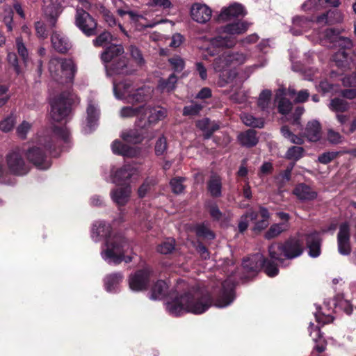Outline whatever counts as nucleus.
<instances>
[{
    "mask_svg": "<svg viewBox=\"0 0 356 356\" xmlns=\"http://www.w3.org/2000/svg\"><path fill=\"white\" fill-rule=\"evenodd\" d=\"M238 140L241 145L246 147H252L257 145L258 143V138L257 137V133L254 130H248L244 133H241L238 135Z\"/></svg>",
    "mask_w": 356,
    "mask_h": 356,
    "instance_id": "4c0bfd02",
    "label": "nucleus"
},
{
    "mask_svg": "<svg viewBox=\"0 0 356 356\" xmlns=\"http://www.w3.org/2000/svg\"><path fill=\"white\" fill-rule=\"evenodd\" d=\"M248 218L251 220H255L258 218V213L252 211L241 217L238 226L240 232H243L247 229L248 227Z\"/></svg>",
    "mask_w": 356,
    "mask_h": 356,
    "instance_id": "de8ad7c7",
    "label": "nucleus"
},
{
    "mask_svg": "<svg viewBox=\"0 0 356 356\" xmlns=\"http://www.w3.org/2000/svg\"><path fill=\"white\" fill-rule=\"evenodd\" d=\"M121 137L124 141L131 143H139L143 140V134L136 129L123 131Z\"/></svg>",
    "mask_w": 356,
    "mask_h": 356,
    "instance_id": "37998d69",
    "label": "nucleus"
},
{
    "mask_svg": "<svg viewBox=\"0 0 356 356\" xmlns=\"http://www.w3.org/2000/svg\"><path fill=\"white\" fill-rule=\"evenodd\" d=\"M184 178H174L170 181V186L172 191L175 193H181L184 190V186L183 185Z\"/></svg>",
    "mask_w": 356,
    "mask_h": 356,
    "instance_id": "e2e57ef3",
    "label": "nucleus"
},
{
    "mask_svg": "<svg viewBox=\"0 0 356 356\" xmlns=\"http://www.w3.org/2000/svg\"><path fill=\"white\" fill-rule=\"evenodd\" d=\"M324 37L327 38V39L331 42H334L335 43L334 45L339 48V51L344 50L349 52V54H351L353 43L349 38L333 35V31L332 29L325 30L324 32Z\"/></svg>",
    "mask_w": 356,
    "mask_h": 356,
    "instance_id": "5701e85b",
    "label": "nucleus"
},
{
    "mask_svg": "<svg viewBox=\"0 0 356 356\" xmlns=\"http://www.w3.org/2000/svg\"><path fill=\"white\" fill-rule=\"evenodd\" d=\"M169 63L175 72H181L185 67V62L179 56H175L169 59Z\"/></svg>",
    "mask_w": 356,
    "mask_h": 356,
    "instance_id": "bf43d9fd",
    "label": "nucleus"
},
{
    "mask_svg": "<svg viewBox=\"0 0 356 356\" xmlns=\"http://www.w3.org/2000/svg\"><path fill=\"white\" fill-rule=\"evenodd\" d=\"M284 89H279L276 93L275 100L278 102V110L282 114L288 113L292 108L291 102L287 99Z\"/></svg>",
    "mask_w": 356,
    "mask_h": 356,
    "instance_id": "7c9ffc66",
    "label": "nucleus"
},
{
    "mask_svg": "<svg viewBox=\"0 0 356 356\" xmlns=\"http://www.w3.org/2000/svg\"><path fill=\"white\" fill-rule=\"evenodd\" d=\"M35 29L36 34L39 38L44 39L47 37L46 27L42 22H36L35 24Z\"/></svg>",
    "mask_w": 356,
    "mask_h": 356,
    "instance_id": "338daca9",
    "label": "nucleus"
},
{
    "mask_svg": "<svg viewBox=\"0 0 356 356\" xmlns=\"http://www.w3.org/2000/svg\"><path fill=\"white\" fill-rule=\"evenodd\" d=\"M327 140L332 144H339L343 140V137L337 131L330 129L327 130Z\"/></svg>",
    "mask_w": 356,
    "mask_h": 356,
    "instance_id": "052dcab7",
    "label": "nucleus"
},
{
    "mask_svg": "<svg viewBox=\"0 0 356 356\" xmlns=\"http://www.w3.org/2000/svg\"><path fill=\"white\" fill-rule=\"evenodd\" d=\"M242 266L245 272L248 274V277L256 275L262 266L264 267L265 272L269 277H274L279 272L277 267L275 264H273L272 260L267 261L264 259L263 254L261 253H257L244 259Z\"/></svg>",
    "mask_w": 356,
    "mask_h": 356,
    "instance_id": "0eeeda50",
    "label": "nucleus"
},
{
    "mask_svg": "<svg viewBox=\"0 0 356 356\" xmlns=\"http://www.w3.org/2000/svg\"><path fill=\"white\" fill-rule=\"evenodd\" d=\"M309 332L313 340L316 343H318L314 348L318 353L323 352L325 350L326 343L324 340L321 339V333L319 328L317 326H314L313 323H311L309 327Z\"/></svg>",
    "mask_w": 356,
    "mask_h": 356,
    "instance_id": "72a5a7b5",
    "label": "nucleus"
},
{
    "mask_svg": "<svg viewBox=\"0 0 356 356\" xmlns=\"http://www.w3.org/2000/svg\"><path fill=\"white\" fill-rule=\"evenodd\" d=\"M248 27V23L241 21L227 24L222 28V35L211 39V44L217 47H233L236 44L233 35L244 33Z\"/></svg>",
    "mask_w": 356,
    "mask_h": 356,
    "instance_id": "423d86ee",
    "label": "nucleus"
},
{
    "mask_svg": "<svg viewBox=\"0 0 356 356\" xmlns=\"http://www.w3.org/2000/svg\"><path fill=\"white\" fill-rule=\"evenodd\" d=\"M49 71L54 81L63 84L73 81L76 67L72 59L52 58L49 63Z\"/></svg>",
    "mask_w": 356,
    "mask_h": 356,
    "instance_id": "39448f33",
    "label": "nucleus"
},
{
    "mask_svg": "<svg viewBox=\"0 0 356 356\" xmlns=\"http://www.w3.org/2000/svg\"><path fill=\"white\" fill-rule=\"evenodd\" d=\"M111 149L114 154H120L124 156L132 157L136 154L135 149L122 144L118 140L113 141L111 145Z\"/></svg>",
    "mask_w": 356,
    "mask_h": 356,
    "instance_id": "f704fd0d",
    "label": "nucleus"
},
{
    "mask_svg": "<svg viewBox=\"0 0 356 356\" xmlns=\"http://www.w3.org/2000/svg\"><path fill=\"white\" fill-rule=\"evenodd\" d=\"M123 276L120 273L111 274L105 278V286L108 291L115 290L117 285L122 280Z\"/></svg>",
    "mask_w": 356,
    "mask_h": 356,
    "instance_id": "a18cd8bd",
    "label": "nucleus"
},
{
    "mask_svg": "<svg viewBox=\"0 0 356 356\" xmlns=\"http://www.w3.org/2000/svg\"><path fill=\"white\" fill-rule=\"evenodd\" d=\"M124 52V48L121 44H112L102 54L101 58L104 63H111L118 59V56H122Z\"/></svg>",
    "mask_w": 356,
    "mask_h": 356,
    "instance_id": "c85d7f7f",
    "label": "nucleus"
},
{
    "mask_svg": "<svg viewBox=\"0 0 356 356\" xmlns=\"http://www.w3.org/2000/svg\"><path fill=\"white\" fill-rule=\"evenodd\" d=\"M16 48L19 56L26 63L29 58V52L21 38L16 39Z\"/></svg>",
    "mask_w": 356,
    "mask_h": 356,
    "instance_id": "6e6d98bb",
    "label": "nucleus"
},
{
    "mask_svg": "<svg viewBox=\"0 0 356 356\" xmlns=\"http://www.w3.org/2000/svg\"><path fill=\"white\" fill-rule=\"evenodd\" d=\"M304 149L299 146H293L287 150L286 158L290 160L298 161L302 157Z\"/></svg>",
    "mask_w": 356,
    "mask_h": 356,
    "instance_id": "8fccbe9b",
    "label": "nucleus"
},
{
    "mask_svg": "<svg viewBox=\"0 0 356 356\" xmlns=\"http://www.w3.org/2000/svg\"><path fill=\"white\" fill-rule=\"evenodd\" d=\"M241 118L247 126L258 128H261L264 126V120L261 118H256L250 114L243 113Z\"/></svg>",
    "mask_w": 356,
    "mask_h": 356,
    "instance_id": "49530a36",
    "label": "nucleus"
},
{
    "mask_svg": "<svg viewBox=\"0 0 356 356\" xmlns=\"http://www.w3.org/2000/svg\"><path fill=\"white\" fill-rule=\"evenodd\" d=\"M303 245L300 240L291 238L283 243H273L268 248V253L273 264L277 267L288 266L285 259H293L300 256L303 252Z\"/></svg>",
    "mask_w": 356,
    "mask_h": 356,
    "instance_id": "20e7f679",
    "label": "nucleus"
},
{
    "mask_svg": "<svg viewBox=\"0 0 356 356\" xmlns=\"http://www.w3.org/2000/svg\"><path fill=\"white\" fill-rule=\"evenodd\" d=\"M31 128L32 124L28 121L24 120L16 128L17 136L21 139H25Z\"/></svg>",
    "mask_w": 356,
    "mask_h": 356,
    "instance_id": "3c124183",
    "label": "nucleus"
},
{
    "mask_svg": "<svg viewBox=\"0 0 356 356\" xmlns=\"http://www.w3.org/2000/svg\"><path fill=\"white\" fill-rule=\"evenodd\" d=\"M16 122L13 115H10L0 122V129L3 132H8L13 129Z\"/></svg>",
    "mask_w": 356,
    "mask_h": 356,
    "instance_id": "13d9d810",
    "label": "nucleus"
},
{
    "mask_svg": "<svg viewBox=\"0 0 356 356\" xmlns=\"http://www.w3.org/2000/svg\"><path fill=\"white\" fill-rule=\"evenodd\" d=\"M112 40L110 33L104 31L93 40L95 47H104L108 44Z\"/></svg>",
    "mask_w": 356,
    "mask_h": 356,
    "instance_id": "4d7b16f0",
    "label": "nucleus"
},
{
    "mask_svg": "<svg viewBox=\"0 0 356 356\" xmlns=\"http://www.w3.org/2000/svg\"><path fill=\"white\" fill-rule=\"evenodd\" d=\"M177 81V76L171 74L168 79H161L159 81L158 88L161 92H170L175 88Z\"/></svg>",
    "mask_w": 356,
    "mask_h": 356,
    "instance_id": "c03bdc74",
    "label": "nucleus"
},
{
    "mask_svg": "<svg viewBox=\"0 0 356 356\" xmlns=\"http://www.w3.org/2000/svg\"><path fill=\"white\" fill-rule=\"evenodd\" d=\"M138 176V170L129 165H125L120 168L112 170V181L116 184H120L128 181L131 178H137Z\"/></svg>",
    "mask_w": 356,
    "mask_h": 356,
    "instance_id": "2eb2a0df",
    "label": "nucleus"
},
{
    "mask_svg": "<svg viewBox=\"0 0 356 356\" xmlns=\"http://www.w3.org/2000/svg\"><path fill=\"white\" fill-rule=\"evenodd\" d=\"M197 127L204 131V137L206 139L209 138L212 134L218 129V126L214 123H211L207 118L199 120L197 122Z\"/></svg>",
    "mask_w": 356,
    "mask_h": 356,
    "instance_id": "ea45409f",
    "label": "nucleus"
},
{
    "mask_svg": "<svg viewBox=\"0 0 356 356\" xmlns=\"http://www.w3.org/2000/svg\"><path fill=\"white\" fill-rule=\"evenodd\" d=\"M175 245V240L172 238H168L157 246L156 250L161 254H170L174 250Z\"/></svg>",
    "mask_w": 356,
    "mask_h": 356,
    "instance_id": "09e8293b",
    "label": "nucleus"
},
{
    "mask_svg": "<svg viewBox=\"0 0 356 356\" xmlns=\"http://www.w3.org/2000/svg\"><path fill=\"white\" fill-rule=\"evenodd\" d=\"M196 234L204 239L211 240L214 238L213 233L205 225H198L195 229Z\"/></svg>",
    "mask_w": 356,
    "mask_h": 356,
    "instance_id": "864d4df0",
    "label": "nucleus"
},
{
    "mask_svg": "<svg viewBox=\"0 0 356 356\" xmlns=\"http://www.w3.org/2000/svg\"><path fill=\"white\" fill-rule=\"evenodd\" d=\"M86 112L88 127L90 129L95 124L99 117L98 106L93 100L88 101Z\"/></svg>",
    "mask_w": 356,
    "mask_h": 356,
    "instance_id": "473e14b6",
    "label": "nucleus"
},
{
    "mask_svg": "<svg viewBox=\"0 0 356 356\" xmlns=\"http://www.w3.org/2000/svg\"><path fill=\"white\" fill-rule=\"evenodd\" d=\"M211 303L210 294L192 289L168 302L166 308L168 312L174 316H179L186 312L200 314L206 312Z\"/></svg>",
    "mask_w": 356,
    "mask_h": 356,
    "instance_id": "f03ea898",
    "label": "nucleus"
},
{
    "mask_svg": "<svg viewBox=\"0 0 356 356\" xmlns=\"http://www.w3.org/2000/svg\"><path fill=\"white\" fill-rule=\"evenodd\" d=\"M202 108V106L200 104L193 103L184 108L183 114L184 115H195L199 113Z\"/></svg>",
    "mask_w": 356,
    "mask_h": 356,
    "instance_id": "680f3d73",
    "label": "nucleus"
},
{
    "mask_svg": "<svg viewBox=\"0 0 356 356\" xmlns=\"http://www.w3.org/2000/svg\"><path fill=\"white\" fill-rule=\"evenodd\" d=\"M349 104L346 100L341 98H334L331 99L328 104V108L335 113H343L349 109Z\"/></svg>",
    "mask_w": 356,
    "mask_h": 356,
    "instance_id": "79ce46f5",
    "label": "nucleus"
},
{
    "mask_svg": "<svg viewBox=\"0 0 356 356\" xmlns=\"http://www.w3.org/2000/svg\"><path fill=\"white\" fill-rule=\"evenodd\" d=\"M131 83L128 81L114 84L113 90L117 98L120 99L124 97H129V102L132 103H139L147 100L151 97L152 89L149 87H142L136 90L132 94L129 93V88Z\"/></svg>",
    "mask_w": 356,
    "mask_h": 356,
    "instance_id": "1a4fd4ad",
    "label": "nucleus"
},
{
    "mask_svg": "<svg viewBox=\"0 0 356 356\" xmlns=\"http://www.w3.org/2000/svg\"><path fill=\"white\" fill-rule=\"evenodd\" d=\"M129 52L131 58L138 65H143L145 63V59L140 50L136 46L131 45L129 47Z\"/></svg>",
    "mask_w": 356,
    "mask_h": 356,
    "instance_id": "603ef678",
    "label": "nucleus"
},
{
    "mask_svg": "<svg viewBox=\"0 0 356 356\" xmlns=\"http://www.w3.org/2000/svg\"><path fill=\"white\" fill-rule=\"evenodd\" d=\"M222 291L220 296L216 300L215 305L218 307H225L229 305L234 300V282L230 279L225 280L222 284Z\"/></svg>",
    "mask_w": 356,
    "mask_h": 356,
    "instance_id": "6ab92c4d",
    "label": "nucleus"
},
{
    "mask_svg": "<svg viewBox=\"0 0 356 356\" xmlns=\"http://www.w3.org/2000/svg\"><path fill=\"white\" fill-rule=\"evenodd\" d=\"M293 193L300 200L310 201L316 198L317 193L310 186L300 184L293 189Z\"/></svg>",
    "mask_w": 356,
    "mask_h": 356,
    "instance_id": "bb28decb",
    "label": "nucleus"
},
{
    "mask_svg": "<svg viewBox=\"0 0 356 356\" xmlns=\"http://www.w3.org/2000/svg\"><path fill=\"white\" fill-rule=\"evenodd\" d=\"M271 97V92L268 90H263L258 99V106L262 109L265 110L268 108Z\"/></svg>",
    "mask_w": 356,
    "mask_h": 356,
    "instance_id": "5fc2aeb1",
    "label": "nucleus"
},
{
    "mask_svg": "<svg viewBox=\"0 0 356 356\" xmlns=\"http://www.w3.org/2000/svg\"><path fill=\"white\" fill-rule=\"evenodd\" d=\"M310 26V22L305 18L297 17L293 19L291 32L293 35H300Z\"/></svg>",
    "mask_w": 356,
    "mask_h": 356,
    "instance_id": "a19ab883",
    "label": "nucleus"
},
{
    "mask_svg": "<svg viewBox=\"0 0 356 356\" xmlns=\"http://www.w3.org/2000/svg\"><path fill=\"white\" fill-rule=\"evenodd\" d=\"M76 25L88 36L94 35L96 34L97 22L90 15L89 13L86 12L81 8L76 9Z\"/></svg>",
    "mask_w": 356,
    "mask_h": 356,
    "instance_id": "f8f14e48",
    "label": "nucleus"
},
{
    "mask_svg": "<svg viewBox=\"0 0 356 356\" xmlns=\"http://www.w3.org/2000/svg\"><path fill=\"white\" fill-rule=\"evenodd\" d=\"M289 228V223L282 222L280 223H275L272 225L268 231L265 233V238L266 239H271L278 236L282 232L286 231Z\"/></svg>",
    "mask_w": 356,
    "mask_h": 356,
    "instance_id": "e433bc0d",
    "label": "nucleus"
},
{
    "mask_svg": "<svg viewBox=\"0 0 356 356\" xmlns=\"http://www.w3.org/2000/svg\"><path fill=\"white\" fill-rule=\"evenodd\" d=\"M145 110L143 119L147 115V120L144 123H143V121L140 120L136 121V126L141 129H147L167 116V110L162 107L157 106L152 108L145 106Z\"/></svg>",
    "mask_w": 356,
    "mask_h": 356,
    "instance_id": "ddd939ff",
    "label": "nucleus"
},
{
    "mask_svg": "<svg viewBox=\"0 0 356 356\" xmlns=\"http://www.w3.org/2000/svg\"><path fill=\"white\" fill-rule=\"evenodd\" d=\"M245 15L243 6L238 3H234L228 7H225L221 10L219 15V19L222 21H228L234 17H238Z\"/></svg>",
    "mask_w": 356,
    "mask_h": 356,
    "instance_id": "4be33fe9",
    "label": "nucleus"
},
{
    "mask_svg": "<svg viewBox=\"0 0 356 356\" xmlns=\"http://www.w3.org/2000/svg\"><path fill=\"white\" fill-rule=\"evenodd\" d=\"M145 111V106L136 108L133 106H125L120 110V113L122 118H131L136 116L138 120L143 121Z\"/></svg>",
    "mask_w": 356,
    "mask_h": 356,
    "instance_id": "c9c22d12",
    "label": "nucleus"
},
{
    "mask_svg": "<svg viewBox=\"0 0 356 356\" xmlns=\"http://www.w3.org/2000/svg\"><path fill=\"white\" fill-rule=\"evenodd\" d=\"M24 156H25L24 147H16L6 154V168L10 173L23 176L29 172L30 165L24 160Z\"/></svg>",
    "mask_w": 356,
    "mask_h": 356,
    "instance_id": "6e6552de",
    "label": "nucleus"
},
{
    "mask_svg": "<svg viewBox=\"0 0 356 356\" xmlns=\"http://www.w3.org/2000/svg\"><path fill=\"white\" fill-rule=\"evenodd\" d=\"M44 12L49 17V22L52 26H55L56 19L61 13L64 0H43Z\"/></svg>",
    "mask_w": 356,
    "mask_h": 356,
    "instance_id": "f3484780",
    "label": "nucleus"
},
{
    "mask_svg": "<svg viewBox=\"0 0 356 356\" xmlns=\"http://www.w3.org/2000/svg\"><path fill=\"white\" fill-rule=\"evenodd\" d=\"M110 234L111 227L104 222H98L92 227V238L94 241L106 240L105 248L102 252V257L108 262L115 264H119L122 261L130 262L132 256H125V254L131 252L130 245L120 236L111 237Z\"/></svg>",
    "mask_w": 356,
    "mask_h": 356,
    "instance_id": "f257e3e1",
    "label": "nucleus"
},
{
    "mask_svg": "<svg viewBox=\"0 0 356 356\" xmlns=\"http://www.w3.org/2000/svg\"><path fill=\"white\" fill-rule=\"evenodd\" d=\"M307 245L309 248V254L312 257H317L321 254V238L316 232L307 235Z\"/></svg>",
    "mask_w": 356,
    "mask_h": 356,
    "instance_id": "a878e982",
    "label": "nucleus"
},
{
    "mask_svg": "<svg viewBox=\"0 0 356 356\" xmlns=\"http://www.w3.org/2000/svg\"><path fill=\"white\" fill-rule=\"evenodd\" d=\"M207 188L211 197H221L222 184L220 176L216 173H212L207 182Z\"/></svg>",
    "mask_w": 356,
    "mask_h": 356,
    "instance_id": "393cba45",
    "label": "nucleus"
},
{
    "mask_svg": "<svg viewBox=\"0 0 356 356\" xmlns=\"http://www.w3.org/2000/svg\"><path fill=\"white\" fill-rule=\"evenodd\" d=\"M128 59L122 56L118 59L113 60L109 65H106L108 72L113 74H128L129 70L127 69Z\"/></svg>",
    "mask_w": 356,
    "mask_h": 356,
    "instance_id": "c756f323",
    "label": "nucleus"
},
{
    "mask_svg": "<svg viewBox=\"0 0 356 356\" xmlns=\"http://www.w3.org/2000/svg\"><path fill=\"white\" fill-rule=\"evenodd\" d=\"M7 58L9 63L13 66L16 73L17 74H20L21 70L18 63L17 55L15 53L10 52L8 54Z\"/></svg>",
    "mask_w": 356,
    "mask_h": 356,
    "instance_id": "774afa93",
    "label": "nucleus"
},
{
    "mask_svg": "<svg viewBox=\"0 0 356 356\" xmlns=\"http://www.w3.org/2000/svg\"><path fill=\"white\" fill-rule=\"evenodd\" d=\"M25 156L30 163L39 169L45 170L51 165L40 145H31L27 149L25 148Z\"/></svg>",
    "mask_w": 356,
    "mask_h": 356,
    "instance_id": "9b49d317",
    "label": "nucleus"
},
{
    "mask_svg": "<svg viewBox=\"0 0 356 356\" xmlns=\"http://www.w3.org/2000/svg\"><path fill=\"white\" fill-rule=\"evenodd\" d=\"M131 193V187L127 185L111 191V197L117 205L124 206L129 201Z\"/></svg>",
    "mask_w": 356,
    "mask_h": 356,
    "instance_id": "aec40b11",
    "label": "nucleus"
},
{
    "mask_svg": "<svg viewBox=\"0 0 356 356\" xmlns=\"http://www.w3.org/2000/svg\"><path fill=\"white\" fill-rule=\"evenodd\" d=\"M51 40L53 47L58 52L66 53L71 47L68 38L59 31L53 32Z\"/></svg>",
    "mask_w": 356,
    "mask_h": 356,
    "instance_id": "b1692460",
    "label": "nucleus"
},
{
    "mask_svg": "<svg viewBox=\"0 0 356 356\" xmlns=\"http://www.w3.org/2000/svg\"><path fill=\"white\" fill-rule=\"evenodd\" d=\"M167 148L166 140L164 137H161L157 140L155 145V152L157 155L163 154Z\"/></svg>",
    "mask_w": 356,
    "mask_h": 356,
    "instance_id": "69168bd1",
    "label": "nucleus"
},
{
    "mask_svg": "<svg viewBox=\"0 0 356 356\" xmlns=\"http://www.w3.org/2000/svg\"><path fill=\"white\" fill-rule=\"evenodd\" d=\"M186 286V284L184 282L180 281L177 282L175 290L171 291L169 293H168V284L163 280L158 281L152 288L150 298L152 300H161L167 294H169L172 297L175 293L178 294L183 289H184Z\"/></svg>",
    "mask_w": 356,
    "mask_h": 356,
    "instance_id": "4468645a",
    "label": "nucleus"
},
{
    "mask_svg": "<svg viewBox=\"0 0 356 356\" xmlns=\"http://www.w3.org/2000/svg\"><path fill=\"white\" fill-rule=\"evenodd\" d=\"M258 213V217L260 216L261 219L257 220V218L254 220V226L253 227V231L254 232H261L266 229L269 225V219H270V213L268 211L262 207H259V211Z\"/></svg>",
    "mask_w": 356,
    "mask_h": 356,
    "instance_id": "2f4dec72",
    "label": "nucleus"
},
{
    "mask_svg": "<svg viewBox=\"0 0 356 356\" xmlns=\"http://www.w3.org/2000/svg\"><path fill=\"white\" fill-rule=\"evenodd\" d=\"M338 251L342 255H348L351 252L350 243V227L348 224L340 225L337 234Z\"/></svg>",
    "mask_w": 356,
    "mask_h": 356,
    "instance_id": "dca6fc26",
    "label": "nucleus"
},
{
    "mask_svg": "<svg viewBox=\"0 0 356 356\" xmlns=\"http://www.w3.org/2000/svg\"><path fill=\"white\" fill-rule=\"evenodd\" d=\"M211 9L206 4L195 3L191 8V15L193 20L199 23L208 22L211 17Z\"/></svg>",
    "mask_w": 356,
    "mask_h": 356,
    "instance_id": "a211bd4d",
    "label": "nucleus"
},
{
    "mask_svg": "<svg viewBox=\"0 0 356 356\" xmlns=\"http://www.w3.org/2000/svg\"><path fill=\"white\" fill-rule=\"evenodd\" d=\"M337 155L338 153L334 152H324L318 157V161L321 163L327 164L334 160L337 156Z\"/></svg>",
    "mask_w": 356,
    "mask_h": 356,
    "instance_id": "0e129e2a",
    "label": "nucleus"
},
{
    "mask_svg": "<svg viewBox=\"0 0 356 356\" xmlns=\"http://www.w3.org/2000/svg\"><path fill=\"white\" fill-rule=\"evenodd\" d=\"M248 57L241 52L225 51L213 60L212 67L219 73L220 79L225 83L232 81L236 76L234 69L246 62Z\"/></svg>",
    "mask_w": 356,
    "mask_h": 356,
    "instance_id": "7ed1b4c3",
    "label": "nucleus"
},
{
    "mask_svg": "<svg viewBox=\"0 0 356 356\" xmlns=\"http://www.w3.org/2000/svg\"><path fill=\"white\" fill-rule=\"evenodd\" d=\"M69 105L68 95L65 93L54 98L51 102V118L56 122L64 120L69 114Z\"/></svg>",
    "mask_w": 356,
    "mask_h": 356,
    "instance_id": "9d476101",
    "label": "nucleus"
},
{
    "mask_svg": "<svg viewBox=\"0 0 356 356\" xmlns=\"http://www.w3.org/2000/svg\"><path fill=\"white\" fill-rule=\"evenodd\" d=\"M149 272L147 270H139L129 278V286L131 290L138 291L145 288Z\"/></svg>",
    "mask_w": 356,
    "mask_h": 356,
    "instance_id": "412c9836",
    "label": "nucleus"
},
{
    "mask_svg": "<svg viewBox=\"0 0 356 356\" xmlns=\"http://www.w3.org/2000/svg\"><path fill=\"white\" fill-rule=\"evenodd\" d=\"M332 60L338 67L346 68L350 63V54L344 50L338 51L334 54Z\"/></svg>",
    "mask_w": 356,
    "mask_h": 356,
    "instance_id": "58836bf2",
    "label": "nucleus"
},
{
    "mask_svg": "<svg viewBox=\"0 0 356 356\" xmlns=\"http://www.w3.org/2000/svg\"><path fill=\"white\" fill-rule=\"evenodd\" d=\"M304 136L311 142H316L321 138V127L316 120L309 122L304 131Z\"/></svg>",
    "mask_w": 356,
    "mask_h": 356,
    "instance_id": "cd10ccee",
    "label": "nucleus"
}]
</instances>
